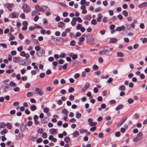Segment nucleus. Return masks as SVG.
I'll use <instances>...</instances> for the list:
<instances>
[{
	"mask_svg": "<svg viewBox=\"0 0 147 147\" xmlns=\"http://www.w3.org/2000/svg\"><path fill=\"white\" fill-rule=\"evenodd\" d=\"M60 39L61 40V41L62 42H67L68 40V39L67 38L64 39L63 38H60Z\"/></svg>",
	"mask_w": 147,
	"mask_h": 147,
	"instance_id": "09e8293b",
	"label": "nucleus"
},
{
	"mask_svg": "<svg viewBox=\"0 0 147 147\" xmlns=\"http://www.w3.org/2000/svg\"><path fill=\"white\" fill-rule=\"evenodd\" d=\"M42 137L44 139L47 138V133L45 132L43 133L42 134Z\"/></svg>",
	"mask_w": 147,
	"mask_h": 147,
	"instance_id": "c03bdc74",
	"label": "nucleus"
},
{
	"mask_svg": "<svg viewBox=\"0 0 147 147\" xmlns=\"http://www.w3.org/2000/svg\"><path fill=\"white\" fill-rule=\"evenodd\" d=\"M80 76V75L79 74L76 73L74 74V77L76 79L79 77Z\"/></svg>",
	"mask_w": 147,
	"mask_h": 147,
	"instance_id": "bf43d9fd",
	"label": "nucleus"
},
{
	"mask_svg": "<svg viewBox=\"0 0 147 147\" xmlns=\"http://www.w3.org/2000/svg\"><path fill=\"white\" fill-rule=\"evenodd\" d=\"M25 54L26 53L24 51H22L20 52V55L24 57Z\"/></svg>",
	"mask_w": 147,
	"mask_h": 147,
	"instance_id": "774afa93",
	"label": "nucleus"
},
{
	"mask_svg": "<svg viewBox=\"0 0 147 147\" xmlns=\"http://www.w3.org/2000/svg\"><path fill=\"white\" fill-rule=\"evenodd\" d=\"M90 86V84L88 82H86L85 84V85L84 86V87L85 88H86V89H87Z\"/></svg>",
	"mask_w": 147,
	"mask_h": 147,
	"instance_id": "37998d69",
	"label": "nucleus"
},
{
	"mask_svg": "<svg viewBox=\"0 0 147 147\" xmlns=\"http://www.w3.org/2000/svg\"><path fill=\"white\" fill-rule=\"evenodd\" d=\"M94 40L92 36L89 37V39H88V42L90 43L94 42Z\"/></svg>",
	"mask_w": 147,
	"mask_h": 147,
	"instance_id": "a878e982",
	"label": "nucleus"
},
{
	"mask_svg": "<svg viewBox=\"0 0 147 147\" xmlns=\"http://www.w3.org/2000/svg\"><path fill=\"white\" fill-rule=\"evenodd\" d=\"M140 40L142 41V42L143 43H145L147 42V38H140Z\"/></svg>",
	"mask_w": 147,
	"mask_h": 147,
	"instance_id": "473e14b6",
	"label": "nucleus"
},
{
	"mask_svg": "<svg viewBox=\"0 0 147 147\" xmlns=\"http://www.w3.org/2000/svg\"><path fill=\"white\" fill-rule=\"evenodd\" d=\"M14 71V70L13 69H11L10 70H7L6 71V73L7 74H10Z\"/></svg>",
	"mask_w": 147,
	"mask_h": 147,
	"instance_id": "a18cd8bd",
	"label": "nucleus"
},
{
	"mask_svg": "<svg viewBox=\"0 0 147 147\" xmlns=\"http://www.w3.org/2000/svg\"><path fill=\"white\" fill-rule=\"evenodd\" d=\"M122 14L125 16L126 17L128 16V12L125 10H124L122 12Z\"/></svg>",
	"mask_w": 147,
	"mask_h": 147,
	"instance_id": "58836bf2",
	"label": "nucleus"
},
{
	"mask_svg": "<svg viewBox=\"0 0 147 147\" xmlns=\"http://www.w3.org/2000/svg\"><path fill=\"white\" fill-rule=\"evenodd\" d=\"M86 7L85 5H83L82 6L80 7V9L82 10L83 11H82V13L84 14L86 13L87 12V10L86 9Z\"/></svg>",
	"mask_w": 147,
	"mask_h": 147,
	"instance_id": "9d476101",
	"label": "nucleus"
},
{
	"mask_svg": "<svg viewBox=\"0 0 147 147\" xmlns=\"http://www.w3.org/2000/svg\"><path fill=\"white\" fill-rule=\"evenodd\" d=\"M40 48V47L38 46H36L35 47V49L36 51H39Z\"/></svg>",
	"mask_w": 147,
	"mask_h": 147,
	"instance_id": "680f3d73",
	"label": "nucleus"
},
{
	"mask_svg": "<svg viewBox=\"0 0 147 147\" xmlns=\"http://www.w3.org/2000/svg\"><path fill=\"white\" fill-rule=\"evenodd\" d=\"M36 138L34 136H31L29 138V139L30 140H31L32 141H34L36 139Z\"/></svg>",
	"mask_w": 147,
	"mask_h": 147,
	"instance_id": "c9c22d12",
	"label": "nucleus"
},
{
	"mask_svg": "<svg viewBox=\"0 0 147 147\" xmlns=\"http://www.w3.org/2000/svg\"><path fill=\"white\" fill-rule=\"evenodd\" d=\"M113 49L112 47H104L102 50L100 51L99 52V54L100 55L102 54L108 55L109 54V51H112Z\"/></svg>",
	"mask_w": 147,
	"mask_h": 147,
	"instance_id": "f257e3e1",
	"label": "nucleus"
},
{
	"mask_svg": "<svg viewBox=\"0 0 147 147\" xmlns=\"http://www.w3.org/2000/svg\"><path fill=\"white\" fill-rule=\"evenodd\" d=\"M74 91V88L71 87L68 90V92L71 93Z\"/></svg>",
	"mask_w": 147,
	"mask_h": 147,
	"instance_id": "052dcab7",
	"label": "nucleus"
},
{
	"mask_svg": "<svg viewBox=\"0 0 147 147\" xmlns=\"http://www.w3.org/2000/svg\"><path fill=\"white\" fill-rule=\"evenodd\" d=\"M11 54L12 55H16V51H12L11 52Z\"/></svg>",
	"mask_w": 147,
	"mask_h": 147,
	"instance_id": "338daca9",
	"label": "nucleus"
},
{
	"mask_svg": "<svg viewBox=\"0 0 147 147\" xmlns=\"http://www.w3.org/2000/svg\"><path fill=\"white\" fill-rule=\"evenodd\" d=\"M42 5L40 6L38 5H37L35 6V9L38 11L42 12L43 10L42 9Z\"/></svg>",
	"mask_w": 147,
	"mask_h": 147,
	"instance_id": "1a4fd4ad",
	"label": "nucleus"
},
{
	"mask_svg": "<svg viewBox=\"0 0 147 147\" xmlns=\"http://www.w3.org/2000/svg\"><path fill=\"white\" fill-rule=\"evenodd\" d=\"M49 111V109L48 108H45L43 109V111L44 113H47Z\"/></svg>",
	"mask_w": 147,
	"mask_h": 147,
	"instance_id": "de8ad7c7",
	"label": "nucleus"
},
{
	"mask_svg": "<svg viewBox=\"0 0 147 147\" xmlns=\"http://www.w3.org/2000/svg\"><path fill=\"white\" fill-rule=\"evenodd\" d=\"M57 130L54 128H51L49 130V132L51 134H56Z\"/></svg>",
	"mask_w": 147,
	"mask_h": 147,
	"instance_id": "9b49d317",
	"label": "nucleus"
},
{
	"mask_svg": "<svg viewBox=\"0 0 147 147\" xmlns=\"http://www.w3.org/2000/svg\"><path fill=\"white\" fill-rule=\"evenodd\" d=\"M76 18L74 17L72 19V20L71 22V24L72 26H74L76 24Z\"/></svg>",
	"mask_w": 147,
	"mask_h": 147,
	"instance_id": "dca6fc26",
	"label": "nucleus"
},
{
	"mask_svg": "<svg viewBox=\"0 0 147 147\" xmlns=\"http://www.w3.org/2000/svg\"><path fill=\"white\" fill-rule=\"evenodd\" d=\"M1 87L3 89L5 90H8L9 89V85L7 83H4L2 84Z\"/></svg>",
	"mask_w": 147,
	"mask_h": 147,
	"instance_id": "423d86ee",
	"label": "nucleus"
},
{
	"mask_svg": "<svg viewBox=\"0 0 147 147\" xmlns=\"http://www.w3.org/2000/svg\"><path fill=\"white\" fill-rule=\"evenodd\" d=\"M82 27V25L80 24H78L76 26V29L77 30H79Z\"/></svg>",
	"mask_w": 147,
	"mask_h": 147,
	"instance_id": "4d7b16f0",
	"label": "nucleus"
},
{
	"mask_svg": "<svg viewBox=\"0 0 147 147\" xmlns=\"http://www.w3.org/2000/svg\"><path fill=\"white\" fill-rule=\"evenodd\" d=\"M128 102L129 104H131L134 102V100L132 98H129L128 99Z\"/></svg>",
	"mask_w": 147,
	"mask_h": 147,
	"instance_id": "603ef678",
	"label": "nucleus"
},
{
	"mask_svg": "<svg viewBox=\"0 0 147 147\" xmlns=\"http://www.w3.org/2000/svg\"><path fill=\"white\" fill-rule=\"evenodd\" d=\"M30 84L28 82L26 83L25 85V88H28L30 86Z\"/></svg>",
	"mask_w": 147,
	"mask_h": 147,
	"instance_id": "69168bd1",
	"label": "nucleus"
},
{
	"mask_svg": "<svg viewBox=\"0 0 147 147\" xmlns=\"http://www.w3.org/2000/svg\"><path fill=\"white\" fill-rule=\"evenodd\" d=\"M34 28H40L41 29H43L42 27L38 26V25H37L36 24H34Z\"/></svg>",
	"mask_w": 147,
	"mask_h": 147,
	"instance_id": "8fccbe9b",
	"label": "nucleus"
},
{
	"mask_svg": "<svg viewBox=\"0 0 147 147\" xmlns=\"http://www.w3.org/2000/svg\"><path fill=\"white\" fill-rule=\"evenodd\" d=\"M45 51L44 49H42L39 51L37 52L36 54L38 57H41L45 54Z\"/></svg>",
	"mask_w": 147,
	"mask_h": 147,
	"instance_id": "20e7f679",
	"label": "nucleus"
},
{
	"mask_svg": "<svg viewBox=\"0 0 147 147\" xmlns=\"http://www.w3.org/2000/svg\"><path fill=\"white\" fill-rule=\"evenodd\" d=\"M42 141V139L41 138H38L36 140V142L37 143H39L41 142Z\"/></svg>",
	"mask_w": 147,
	"mask_h": 147,
	"instance_id": "5fc2aeb1",
	"label": "nucleus"
},
{
	"mask_svg": "<svg viewBox=\"0 0 147 147\" xmlns=\"http://www.w3.org/2000/svg\"><path fill=\"white\" fill-rule=\"evenodd\" d=\"M11 16L12 18H17L16 13V12H13L11 13Z\"/></svg>",
	"mask_w": 147,
	"mask_h": 147,
	"instance_id": "6ab92c4d",
	"label": "nucleus"
},
{
	"mask_svg": "<svg viewBox=\"0 0 147 147\" xmlns=\"http://www.w3.org/2000/svg\"><path fill=\"white\" fill-rule=\"evenodd\" d=\"M62 112L63 113H64L65 115L67 116V111L66 109H63L62 111Z\"/></svg>",
	"mask_w": 147,
	"mask_h": 147,
	"instance_id": "72a5a7b5",
	"label": "nucleus"
},
{
	"mask_svg": "<svg viewBox=\"0 0 147 147\" xmlns=\"http://www.w3.org/2000/svg\"><path fill=\"white\" fill-rule=\"evenodd\" d=\"M98 17L96 18V20L98 22H100L101 21L102 16L100 13H99L98 15Z\"/></svg>",
	"mask_w": 147,
	"mask_h": 147,
	"instance_id": "f3484780",
	"label": "nucleus"
},
{
	"mask_svg": "<svg viewBox=\"0 0 147 147\" xmlns=\"http://www.w3.org/2000/svg\"><path fill=\"white\" fill-rule=\"evenodd\" d=\"M76 21L77 20L79 23H81L82 22V20L80 17H78L76 18Z\"/></svg>",
	"mask_w": 147,
	"mask_h": 147,
	"instance_id": "e2e57ef3",
	"label": "nucleus"
},
{
	"mask_svg": "<svg viewBox=\"0 0 147 147\" xmlns=\"http://www.w3.org/2000/svg\"><path fill=\"white\" fill-rule=\"evenodd\" d=\"M35 91L36 92V93L42 96L43 94V92L41 90L38 88L36 87L35 88Z\"/></svg>",
	"mask_w": 147,
	"mask_h": 147,
	"instance_id": "39448f33",
	"label": "nucleus"
},
{
	"mask_svg": "<svg viewBox=\"0 0 147 147\" xmlns=\"http://www.w3.org/2000/svg\"><path fill=\"white\" fill-rule=\"evenodd\" d=\"M76 42L74 40H72L70 42V45L71 46H74L75 45Z\"/></svg>",
	"mask_w": 147,
	"mask_h": 147,
	"instance_id": "49530a36",
	"label": "nucleus"
},
{
	"mask_svg": "<svg viewBox=\"0 0 147 147\" xmlns=\"http://www.w3.org/2000/svg\"><path fill=\"white\" fill-rule=\"evenodd\" d=\"M20 17L23 19H25V16L24 13H22L20 15Z\"/></svg>",
	"mask_w": 147,
	"mask_h": 147,
	"instance_id": "6e6d98bb",
	"label": "nucleus"
},
{
	"mask_svg": "<svg viewBox=\"0 0 147 147\" xmlns=\"http://www.w3.org/2000/svg\"><path fill=\"white\" fill-rule=\"evenodd\" d=\"M5 6L8 8H10L12 7L13 4L12 3H7L5 5Z\"/></svg>",
	"mask_w": 147,
	"mask_h": 147,
	"instance_id": "aec40b11",
	"label": "nucleus"
},
{
	"mask_svg": "<svg viewBox=\"0 0 147 147\" xmlns=\"http://www.w3.org/2000/svg\"><path fill=\"white\" fill-rule=\"evenodd\" d=\"M83 36H84V35H82L81 37H80L79 38V40L80 42H83L84 41V40L85 39H84V38Z\"/></svg>",
	"mask_w": 147,
	"mask_h": 147,
	"instance_id": "ea45409f",
	"label": "nucleus"
},
{
	"mask_svg": "<svg viewBox=\"0 0 147 147\" xmlns=\"http://www.w3.org/2000/svg\"><path fill=\"white\" fill-rule=\"evenodd\" d=\"M58 26L62 29H63L65 27V24L62 22H60L58 24Z\"/></svg>",
	"mask_w": 147,
	"mask_h": 147,
	"instance_id": "6e6552de",
	"label": "nucleus"
},
{
	"mask_svg": "<svg viewBox=\"0 0 147 147\" xmlns=\"http://www.w3.org/2000/svg\"><path fill=\"white\" fill-rule=\"evenodd\" d=\"M117 55L118 57H122L124 56V54L121 52H118L117 53Z\"/></svg>",
	"mask_w": 147,
	"mask_h": 147,
	"instance_id": "bb28decb",
	"label": "nucleus"
},
{
	"mask_svg": "<svg viewBox=\"0 0 147 147\" xmlns=\"http://www.w3.org/2000/svg\"><path fill=\"white\" fill-rule=\"evenodd\" d=\"M20 90V88L18 87H16L13 89V91L15 92L19 91Z\"/></svg>",
	"mask_w": 147,
	"mask_h": 147,
	"instance_id": "13d9d810",
	"label": "nucleus"
},
{
	"mask_svg": "<svg viewBox=\"0 0 147 147\" xmlns=\"http://www.w3.org/2000/svg\"><path fill=\"white\" fill-rule=\"evenodd\" d=\"M82 117V115L78 112H77L76 114V117L77 119L80 118Z\"/></svg>",
	"mask_w": 147,
	"mask_h": 147,
	"instance_id": "cd10ccee",
	"label": "nucleus"
},
{
	"mask_svg": "<svg viewBox=\"0 0 147 147\" xmlns=\"http://www.w3.org/2000/svg\"><path fill=\"white\" fill-rule=\"evenodd\" d=\"M123 107V105L120 104L118 105V106L115 108V110L116 111H118L120 109H122Z\"/></svg>",
	"mask_w": 147,
	"mask_h": 147,
	"instance_id": "a211bd4d",
	"label": "nucleus"
},
{
	"mask_svg": "<svg viewBox=\"0 0 147 147\" xmlns=\"http://www.w3.org/2000/svg\"><path fill=\"white\" fill-rule=\"evenodd\" d=\"M91 18V17L90 15H86L84 17V20H90Z\"/></svg>",
	"mask_w": 147,
	"mask_h": 147,
	"instance_id": "2eb2a0df",
	"label": "nucleus"
},
{
	"mask_svg": "<svg viewBox=\"0 0 147 147\" xmlns=\"http://www.w3.org/2000/svg\"><path fill=\"white\" fill-rule=\"evenodd\" d=\"M8 132V130L6 129H4L3 130L1 131L0 133L1 135H4L7 133Z\"/></svg>",
	"mask_w": 147,
	"mask_h": 147,
	"instance_id": "b1692460",
	"label": "nucleus"
},
{
	"mask_svg": "<svg viewBox=\"0 0 147 147\" xmlns=\"http://www.w3.org/2000/svg\"><path fill=\"white\" fill-rule=\"evenodd\" d=\"M69 56L72 57L73 60L77 58V55L76 54H74L73 53H71L69 54Z\"/></svg>",
	"mask_w": 147,
	"mask_h": 147,
	"instance_id": "f8f14e48",
	"label": "nucleus"
},
{
	"mask_svg": "<svg viewBox=\"0 0 147 147\" xmlns=\"http://www.w3.org/2000/svg\"><path fill=\"white\" fill-rule=\"evenodd\" d=\"M20 59L19 57H16L13 59V61L15 63L17 62Z\"/></svg>",
	"mask_w": 147,
	"mask_h": 147,
	"instance_id": "e433bc0d",
	"label": "nucleus"
},
{
	"mask_svg": "<svg viewBox=\"0 0 147 147\" xmlns=\"http://www.w3.org/2000/svg\"><path fill=\"white\" fill-rule=\"evenodd\" d=\"M70 138L69 137L67 136L64 138L65 142L67 143L69 142L70 141Z\"/></svg>",
	"mask_w": 147,
	"mask_h": 147,
	"instance_id": "7c9ffc66",
	"label": "nucleus"
},
{
	"mask_svg": "<svg viewBox=\"0 0 147 147\" xmlns=\"http://www.w3.org/2000/svg\"><path fill=\"white\" fill-rule=\"evenodd\" d=\"M79 135V132L78 131H76L73 134V135L74 137H75Z\"/></svg>",
	"mask_w": 147,
	"mask_h": 147,
	"instance_id": "f704fd0d",
	"label": "nucleus"
},
{
	"mask_svg": "<svg viewBox=\"0 0 147 147\" xmlns=\"http://www.w3.org/2000/svg\"><path fill=\"white\" fill-rule=\"evenodd\" d=\"M42 9L43 10L42 12L46 11H50V9L47 6L45 5H42Z\"/></svg>",
	"mask_w": 147,
	"mask_h": 147,
	"instance_id": "4468645a",
	"label": "nucleus"
},
{
	"mask_svg": "<svg viewBox=\"0 0 147 147\" xmlns=\"http://www.w3.org/2000/svg\"><path fill=\"white\" fill-rule=\"evenodd\" d=\"M23 11L26 13H28L30 11V7L28 5L26 4L24 5L22 7Z\"/></svg>",
	"mask_w": 147,
	"mask_h": 147,
	"instance_id": "f03ea898",
	"label": "nucleus"
},
{
	"mask_svg": "<svg viewBox=\"0 0 147 147\" xmlns=\"http://www.w3.org/2000/svg\"><path fill=\"white\" fill-rule=\"evenodd\" d=\"M6 124L5 123H0V128H2L5 127Z\"/></svg>",
	"mask_w": 147,
	"mask_h": 147,
	"instance_id": "2f4dec72",
	"label": "nucleus"
},
{
	"mask_svg": "<svg viewBox=\"0 0 147 147\" xmlns=\"http://www.w3.org/2000/svg\"><path fill=\"white\" fill-rule=\"evenodd\" d=\"M121 135L120 132L119 131L117 132L115 134V136L116 137H119Z\"/></svg>",
	"mask_w": 147,
	"mask_h": 147,
	"instance_id": "3c124183",
	"label": "nucleus"
},
{
	"mask_svg": "<svg viewBox=\"0 0 147 147\" xmlns=\"http://www.w3.org/2000/svg\"><path fill=\"white\" fill-rule=\"evenodd\" d=\"M117 42V39L115 38H111L110 39V42L111 43H115Z\"/></svg>",
	"mask_w": 147,
	"mask_h": 147,
	"instance_id": "c85d7f7f",
	"label": "nucleus"
},
{
	"mask_svg": "<svg viewBox=\"0 0 147 147\" xmlns=\"http://www.w3.org/2000/svg\"><path fill=\"white\" fill-rule=\"evenodd\" d=\"M125 28L124 26H122L121 27H118L116 28V30L117 31H120L121 30H124Z\"/></svg>",
	"mask_w": 147,
	"mask_h": 147,
	"instance_id": "ddd939ff",
	"label": "nucleus"
},
{
	"mask_svg": "<svg viewBox=\"0 0 147 147\" xmlns=\"http://www.w3.org/2000/svg\"><path fill=\"white\" fill-rule=\"evenodd\" d=\"M36 106L34 105L31 106L30 107V109L32 111H35L36 109Z\"/></svg>",
	"mask_w": 147,
	"mask_h": 147,
	"instance_id": "412c9836",
	"label": "nucleus"
},
{
	"mask_svg": "<svg viewBox=\"0 0 147 147\" xmlns=\"http://www.w3.org/2000/svg\"><path fill=\"white\" fill-rule=\"evenodd\" d=\"M127 117H125L122 119L121 121H120L119 123H118L117 125V127H120L122 124H123L125 120L127 119Z\"/></svg>",
	"mask_w": 147,
	"mask_h": 147,
	"instance_id": "0eeeda50",
	"label": "nucleus"
},
{
	"mask_svg": "<svg viewBox=\"0 0 147 147\" xmlns=\"http://www.w3.org/2000/svg\"><path fill=\"white\" fill-rule=\"evenodd\" d=\"M9 85L13 87H15L17 86L16 84L12 81L10 82Z\"/></svg>",
	"mask_w": 147,
	"mask_h": 147,
	"instance_id": "c756f323",
	"label": "nucleus"
},
{
	"mask_svg": "<svg viewBox=\"0 0 147 147\" xmlns=\"http://www.w3.org/2000/svg\"><path fill=\"white\" fill-rule=\"evenodd\" d=\"M102 10V9L100 7H99L95 9V11L96 12H97L101 11Z\"/></svg>",
	"mask_w": 147,
	"mask_h": 147,
	"instance_id": "4c0bfd02",
	"label": "nucleus"
},
{
	"mask_svg": "<svg viewBox=\"0 0 147 147\" xmlns=\"http://www.w3.org/2000/svg\"><path fill=\"white\" fill-rule=\"evenodd\" d=\"M143 137V135L141 132H139L137 134L136 137L133 139V141L137 142L141 140Z\"/></svg>",
	"mask_w": 147,
	"mask_h": 147,
	"instance_id": "7ed1b4c3",
	"label": "nucleus"
},
{
	"mask_svg": "<svg viewBox=\"0 0 147 147\" xmlns=\"http://www.w3.org/2000/svg\"><path fill=\"white\" fill-rule=\"evenodd\" d=\"M26 128V125L22 123L20 126V130L22 131H24Z\"/></svg>",
	"mask_w": 147,
	"mask_h": 147,
	"instance_id": "393cba45",
	"label": "nucleus"
},
{
	"mask_svg": "<svg viewBox=\"0 0 147 147\" xmlns=\"http://www.w3.org/2000/svg\"><path fill=\"white\" fill-rule=\"evenodd\" d=\"M6 125H7V128L9 129H11L12 128L11 125L9 123H7Z\"/></svg>",
	"mask_w": 147,
	"mask_h": 147,
	"instance_id": "79ce46f5",
	"label": "nucleus"
},
{
	"mask_svg": "<svg viewBox=\"0 0 147 147\" xmlns=\"http://www.w3.org/2000/svg\"><path fill=\"white\" fill-rule=\"evenodd\" d=\"M118 89L120 90L124 91L125 90V88L124 85H122L118 88Z\"/></svg>",
	"mask_w": 147,
	"mask_h": 147,
	"instance_id": "5701e85b",
	"label": "nucleus"
},
{
	"mask_svg": "<svg viewBox=\"0 0 147 147\" xmlns=\"http://www.w3.org/2000/svg\"><path fill=\"white\" fill-rule=\"evenodd\" d=\"M19 37L21 40L23 39L24 38V36H23L22 34L21 33H20L19 34Z\"/></svg>",
	"mask_w": 147,
	"mask_h": 147,
	"instance_id": "864d4df0",
	"label": "nucleus"
},
{
	"mask_svg": "<svg viewBox=\"0 0 147 147\" xmlns=\"http://www.w3.org/2000/svg\"><path fill=\"white\" fill-rule=\"evenodd\" d=\"M147 5V3L146 2H144L139 5L140 7H144Z\"/></svg>",
	"mask_w": 147,
	"mask_h": 147,
	"instance_id": "4be33fe9",
	"label": "nucleus"
},
{
	"mask_svg": "<svg viewBox=\"0 0 147 147\" xmlns=\"http://www.w3.org/2000/svg\"><path fill=\"white\" fill-rule=\"evenodd\" d=\"M35 29V28H34V25L30 26L29 28V29L30 30H33Z\"/></svg>",
	"mask_w": 147,
	"mask_h": 147,
	"instance_id": "0e129e2a",
	"label": "nucleus"
},
{
	"mask_svg": "<svg viewBox=\"0 0 147 147\" xmlns=\"http://www.w3.org/2000/svg\"><path fill=\"white\" fill-rule=\"evenodd\" d=\"M91 24L94 25H95L97 24V22L95 19H93L91 20Z\"/></svg>",
	"mask_w": 147,
	"mask_h": 147,
	"instance_id": "a19ab883",
	"label": "nucleus"
}]
</instances>
